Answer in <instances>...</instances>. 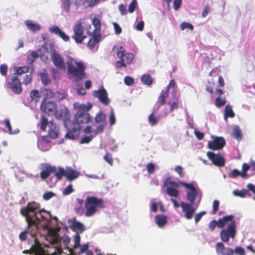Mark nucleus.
<instances>
[{
  "label": "nucleus",
  "mask_w": 255,
  "mask_h": 255,
  "mask_svg": "<svg viewBox=\"0 0 255 255\" xmlns=\"http://www.w3.org/2000/svg\"><path fill=\"white\" fill-rule=\"evenodd\" d=\"M230 224L227 228L223 229L220 234L221 240L223 242L227 243L230 238L234 239L236 234V224L234 221H229Z\"/></svg>",
  "instance_id": "6e6552de"
},
{
  "label": "nucleus",
  "mask_w": 255,
  "mask_h": 255,
  "mask_svg": "<svg viewBox=\"0 0 255 255\" xmlns=\"http://www.w3.org/2000/svg\"><path fill=\"white\" fill-rule=\"evenodd\" d=\"M155 222L159 228H163L167 222V217L163 215H157L155 217Z\"/></svg>",
  "instance_id": "c85d7f7f"
},
{
  "label": "nucleus",
  "mask_w": 255,
  "mask_h": 255,
  "mask_svg": "<svg viewBox=\"0 0 255 255\" xmlns=\"http://www.w3.org/2000/svg\"><path fill=\"white\" fill-rule=\"evenodd\" d=\"M101 39V35L100 33H93L92 37L90 39L87 46L90 49H94L96 47V50L98 49L97 43Z\"/></svg>",
  "instance_id": "5701e85b"
},
{
  "label": "nucleus",
  "mask_w": 255,
  "mask_h": 255,
  "mask_svg": "<svg viewBox=\"0 0 255 255\" xmlns=\"http://www.w3.org/2000/svg\"><path fill=\"white\" fill-rule=\"evenodd\" d=\"M49 30L51 33L58 35L65 41H68L69 40V37L57 26H52L49 27Z\"/></svg>",
  "instance_id": "393cba45"
},
{
  "label": "nucleus",
  "mask_w": 255,
  "mask_h": 255,
  "mask_svg": "<svg viewBox=\"0 0 255 255\" xmlns=\"http://www.w3.org/2000/svg\"><path fill=\"white\" fill-rule=\"evenodd\" d=\"M93 94L103 105L107 106L110 104V100L108 98V93L103 85L100 86L98 90L94 91Z\"/></svg>",
  "instance_id": "4468645a"
},
{
  "label": "nucleus",
  "mask_w": 255,
  "mask_h": 255,
  "mask_svg": "<svg viewBox=\"0 0 255 255\" xmlns=\"http://www.w3.org/2000/svg\"><path fill=\"white\" fill-rule=\"evenodd\" d=\"M192 205L191 203L184 202H181L180 203L182 211L184 213V217L188 220H190L192 218L196 210V208Z\"/></svg>",
  "instance_id": "a211bd4d"
},
{
  "label": "nucleus",
  "mask_w": 255,
  "mask_h": 255,
  "mask_svg": "<svg viewBox=\"0 0 255 255\" xmlns=\"http://www.w3.org/2000/svg\"><path fill=\"white\" fill-rule=\"evenodd\" d=\"M180 185L189 189L187 191L186 199L191 203L193 204L197 196L198 192L192 184H189L183 181H179Z\"/></svg>",
  "instance_id": "f8f14e48"
},
{
  "label": "nucleus",
  "mask_w": 255,
  "mask_h": 255,
  "mask_svg": "<svg viewBox=\"0 0 255 255\" xmlns=\"http://www.w3.org/2000/svg\"><path fill=\"white\" fill-rule=\"evenodd\" d=\"M229 176L232 178H236L239 176L242 178V172L237 169H234L230 173Z\"/></svg>",
  "instance_id": "c03bdc74"
},
{
  "label": "nucleus",
  "mask_w": 255,
  "mask_h": 255,
  "mask_svg": "<svg viewBox=\"0 0 255 255\" xmlns=\"http://www.w3.org/2000/svg\"><path fill=\"white\" fill-rule=\"evenodd\" d=\"M141 82L145 85H150L152 83V78L150 75H143L141 78Z\"/></svg>",
  "instance_id": "58836bf2"
},
{
  "label": "nucleus",
  "mask_w": 255,
  "mask_h": 255,
  "mask_svg": "<svg viewBox=\"0 0 255 255\" xmlns=\"http://www.w3.org/2000/svg\"><path fill=\"white\" fill-rule=\"evenodd\" d=\"M43 95L45 97L44 99H51L53 96V93L50 89H45L42 91Z\"/></svg>",
  "instance_id": "a18cd8bd"
},
{
  "label": "nucleus",
  "mask_w": 255,
  "mask_h": 255,
  "mask_svg": "<svg viewBox=\"0 0 255 255\" xmlns=\"http://www.w3.org/2000/svg\"><path fill=\"white\" fill-rule=\"evenodd\" d=\"M160 117L159 116H156L154 115V113H151L150 115L148 116V122L151 126H154L156 125L159 120Z\"/></svg>",
  "instance_id": "f704fd0d"
},
{
  "label": "nucleus",
  "mask_w": 255,
  "mask_h": 255,
  "mask_svg": "<svg viewBox=\"0 0 255 255\" xmlns=\"http://www.w3.org/2000/svg\"><path fill=\"white\" fill-rule=\"evenodd\" d=\"M24 23L28 29L32 32L39 31L41 29V26L40 24L31 20H25Z\"/></svg>",
  "instance_id": "bb28decb"
},
{
  "label": "nucleus",
  "mask_w": 255,
  "mask_h": 255,
  "mask_svg": "<svg viewBox=\"0 0 255 255\" xmlns=\"http://www.w3.org/2000/svg\"><path fill=\"white\" fill-rule=\"evenodd\" d=\"M104 159L107 161L110 165H112L113 164V158L112 155L110 153H107L104 157Z\"/></svg>",
  "instance_id": "5fc2aeb1"
},
{
  "label": "nucleus",
  "mask_w": 255,
  "mask_h": 255,
  "mask_svg": "<svg viewBox=\"0 0 255 255\" xmlns=\"http://www.w3.org/2000/svg\"><path fill=\"white\" fill-rule=\"evenodd\" d=\"M30 96L32 101L37 102L40 96L37 90H33L30 92Z\"/></svg>",
  "instance_id": "37998d69"
},
{
  "label": "nucleus",
  "mask_w": 255,
  "mask_h": 255,
  "mask_svg": "<svg viewBox=\"0 0 255 255\" xmlns=\"http://www.w3.org/2000/svg\"><path fill=\"white\" fill-rule=\"evenodd\" d=\"M23 83L26 85L29 84V83H30L31 81V79H32V76H31V74H30L29 75L27 74V75H25L24 77H23Z\"/></svg>",
  "instance_id": "0e129e2a"
},
{
  "label": "nucleus",
  "mask_w": 255,
  "mask_h": 255,
  "mask_svg": "<svg viewBox=\"0 0 255 255\" xmlns=\"http://www.w3.org/2000/svg\"><path fill=\"white\" fill-rule=\"evenodd\" d=\"M167 98V92L161 91L158 98V100L153 107V112H156L160 109V107L165 105Z\"/></svg>",
  "instance_id": "b1692460"
},
{
  "label": "nucleus",
  "mask_w": 255,
  "mask_h": 255,
  "mask_svg": "<svg viewBox=\"0 0 255 255\" xmlns=\"http://www.w3.org/2000/svg\"><path fill=\"white\" fill-rule=\"evenodd\" d=\"M38 57V54L37 52L36 51H33L28 56L27 62L29 64H32Z\"/></svg>",
  "instance_id": "79ce46f5"
},
{
  "label": "nucleus",
  "mask_w": 255,
  "mask_h": 255,
  "mask_svg": "<svg viewBox=\"0 0 255 255\" xmlns=\"http://www.w3.org/2000/svg\"><path fill=\"white\" fill-rule=\"evenodd\" d=\"M51 58L53 64L56 68L60 69H63L65 68V64L63 58L57 52H52L51 53Z\"/></svg>",
  "instance_id": "6ab92c4d"
},
{
  "label": "nucleus",
  "mask_w": 255,
  "mask_h": 255,
  "mask_svg": "<svg viewBox=\"0 0 255 255\" xmlns=\"http://www.w3.org/2000/svg\"><path fill=\"white\" fill-rule=\"evenodd\" d=\"M207 155L208 158L212 161L214 165L218 167H223L225 165V161L224 157L221 154L208 151L207 153Z\"/></svg>",
  "instance_id": "f3484780"
},
{
  "label": "nucleus",
  "mask_w": 255,
  "mask_h": 255,
  "mask_svg": "<svg viewBox=\"0 0 255 255\" xmlns=\"http://www.w3.org/2000/svg\"><path fill=\"white\" fill-rule=\"evenodd\" d=\"M39 75L41 78L42 83L43 85H47L50 83L51 81L49 78V75L46 73L45 70L43 72L40 73Z\"/></svg>",
  "instance_id": "c9c22d12"
},
{
  "label": "nucleus",
  "mask_w": 255,
  "mask_h": 255,
  "mask_svg": "<svg viewBox=\"0 0 255 255\" xmlns=\"http://www.w3.org/2000/svg\"><path fill=\"white\" fill-rule=\"evenodd\" d=\"M95 121L98 124L107 123L106 121V116L103 113H98L95 117Z\"/></svg>",
  "instance_id": "ea45409f"
},
{
  "label": "nucleus",
  "mask_w": 255,
  "mask_h": 255,
  "mask_svg": "<svg viewBox=\"0 0 255 255\" xmlns=\"http://www.w3.org/2000/svg\"><path fill=\"white\" fill-rule=\"evenodd\" d=\"M119 10L123 15L126 14L127 13L126 6L123 4H121L119 5Z\"/></svg>",
  "instance_id": "774afa93"
},
{
  "label": "nucleus",
  "mask_w": 255,
  "mask_h": 255,
  "mask_svg": "<svg viewBox=\"0 0 255 255\" xmlns=\"http://www.w3.org/2000/svg\"><path fill=\"white\" fill-rule=\"evenodd\" d=\"M54 115L58 120L63 121L68 130L65 138L72 140L78 137L82 128L81 125L88 123L91 119L88 113H76L73 121L70 120V113H54Z\"/></svg>",
  "instance_id": "f257e3e1"
},
{
  "label": "nucleus",
  "mask_w": 255,
  "mask_h": 255,
  "mask_svg": "<svg viewBox=\"0 0 255 255\" xmlns=\"http://www.w3.org/2000/svg\"><path fill=\"white\" fill-rule=\"evenodd\" d=\"M2 123L3 124L5 125V127L7 128L9 133L12 134H16L18 132H19V130L18 129L12 131L11 126L10 123V121L9 119H5Z\"/></svg>",
  "instance_id": "e433bc0d"
},
{
  "label": "nucleus",
  "mask_w": 255,
  "mask_h": 255,
  "mask_svg": "<svg viewBox=\"0 0 255 255\" xmlns=\"http://www.w3.org/2000/svg\"><path fill=\"white\" fill-rule=\"evenodd\" d=\"M104 200L95 196H88L85 201V216L91 217L95 214L98 209L104 208Z\"/></svg>",
  "instance_id": "20e7f679"
},
{
  "label": "nucleus",
  "mask_w": 255,
  "mask_h": 255,
  "mask_svg": "<svg viewBox=\"0 0 255 255\" xmlns=\"http://www.w3.org/2000/svg\"><path fill=\"white\" fill-rule=\"evenodd\" d=\"M55 196H56V194L54 193H53L51 191H49V192H45L43 195V199L44 200L47 201V200L50 199L51 198H52V197H53Z\"/></svg>",
  "instance_id": "864d4df0"
},
{
  "label": "nucleus",
  "mask_w": 255,
  "mask_h": 255,
  "mask_svg": "<svg viewBox=\"0 0 255 255\" xmlns=\"http://www.w3.org/2000/svg\"><path fill=\"white\" fill-rule=\"evenodd\" d=\"M215 103L217 107H221L225 104L226 102L225 99H222L219 97L216 99Z\"/></svg>",
  "instance_id": "e2e57ef3"
},
{
  "label": "nucleus",
  "mask_w": 255,
  "mask_h": 255,
  "mask_svg": "<svg viewBox=\"0 0 255 255\" xmlns=\"http://www.w3.org/2000/svg\"><path fill=\"white\" fill-rule=\"evenodd\" d=\"M175 171L178 174L180 177L184 176L183 168L180 165H177L175 167Z\"/></svg>",
  "instance_id": "680f3d73"
},
{
  "label": "nucleus",
  "mask_w": 255,
  "mask_h": 255,
  "mask_svg": "<svg viewBox=\"0 0 255 255\" xmlns=\"http://www.w3.org/2000/svg\"><path fill=\"white\" fill-rule=\"evenodd\" d=\"M7 70H8V67L5 64H1L0 66V73L2 76H7Z\"/></svg>",
  "instance_id": "603ef678"
},
{
  "label": "nucleus",
  "mask_w": 255,
  "mask_h": 255,
  "mask_svg": "<svg viewBox=\"0 0 255 255\" xmlns=\"http://www.w3.org/2000/svg\"><path fill=\"white\" fill-rule=\"evenodd\" d=\"M171 111L177 110L179 107V99H175L168 102Z\"/></svg>",
  "instance_id": "4c0bfd02"
},
{
  "label": "nucleus",
  "mask_w": 255,
  "mask_h": 255,
  "mask_svg": "<svg viewBox=\"0 0 255 255\" xmlns=\"http://www.w3.org/2000/svg\"><path fill=\"white\" fill-rule=\"evenodd\" d=\"M74 191L73 186L71 184L68 185L63 191V195H68Z\"/></svg>",
  "instance_id": "8fccbe9b"
},
{
  "label": "nucleus",
  "mask_w": 255,
  "mask_h": 255,
  "mask_svg": "<svg viewBox=\"0 0 255 255\" xmlns=\"http://www.w3.org/2000/svg\"><path fill=\"white\" fill-rule=\"evenodd\" d=\"M231 135L239 141L242 139V133L238 126H236L233 128Z\"/></svg>",
  "instance_id": "7c9ffc66"
},
{
  "label": "nucleus",
  "mask_w": 255,
  "mask_h": 255,
  "mask_svg": "<svg viewBox=\"0 0 255 255\" xmlns=\"http://www.w3.org/2000/svg\"><path fill=\"white\" fill-rule=\"evenodd\" d=\"M20 213L26 218L28 229L34 227V231L31 232L32 236L38 232L40 222L47 223L50 218V213L41 209L40 204L35 202L28 203L26 207L21 209Z\"/></svg>",
  "instance_id": "f03ea898"
},
{
  "label": "nucleus",
  "mask_w": 255,
  "mask_h": 255,
  "mask_svg": "<svg viewBox=\"0 0 255 255\" xmlns=\"http://www.w3.org/2000/svg\"><path fill=\"white\" fill-rule=\"evenodd\" d=\"M70 5L71 2L70 0H63L62 7L67 12L69 11Z\"/></svg>",
  "instance_id": "4d7b16f0"
},
{
  "label": "nucleus",
  "mask_w": 255,
  "mask_h": 255,
  "mask_svg": "<svg viewBox=\"0 0 255 255\" xmlns=\"http://www.w3.org/2000/svg\"><path fill=\"white\" fill-rule=\"evenodd\" d=\"M44 113L45 114L42 116L40 128L41 130L45 131L46 126L48 125V136L53 139L57 138L59 135L58 128L56 124L52 122H50L49 123H48L47 116L49 115V113Z\"/></svg>",
  "instance_id": "0eeeda50"
},
{
  "label": "nucleus",
  "mask_w": 255,
  "mask_h": 255,
  "mask_svg": "<svg viewBox=\"0 0 255 255\" xmlns=\"http://www.w3.org/2000/svg\"><path fill=\"white\" fill-rule=\"evenodd\" d=\"M74 249H76L80 247V236L78 234H76L74 238Z\"/></svg>",
  "instance_id": "6e6d98bb"
},
{
  "label": "nucleus",
  "mask_w": 255,
  "mask_h": 255,
  "mask_svg": "<svg viewBox=\"0 0 255 255\" xmlns=\"http://www.w3.org/2000/svg\"><path fill=\"white\" fill-rule=\"evenodd\" d=\"M206 214L205 211H202L195 216V222L197 223L202 218V216Z\"/></svg>",
  "instance_id": "69168bd1"
},
{
  "label": "nucleus",
  "mask_w": 255,
  "mask_h": 255,
  "mask_svg": "<svg viewBox=\"0 0 255 255\" xmlns=\"http://www.w3.org/2000/svg\"><path fill=\"white\" fill-rule=\"evenodd\" d=\"M155 168V165L151 162L148 163L146 165L147 172L150 174H152L154 172Z\"/></svg>",
  "instance_id": "13d9d810"
},
{
  "label": "nucleus",
  "mask_w": 255,
  "mask_h": 255,
  "mask_svg": "<svg viewBox=\"0 0 255 255\" xmlns=\"http://www.w3.org/2000/svg\"><path fill=\"white\" fill-rule=\"evenodd\" d=\"M216 253L218 255H246L244 249L241 247H236L234 250L230 247H225L222 242H218L215 246Z\"/></svg>",
  "instance_id": "423d86ee"
},
{
  "label": "nucleus",
  "mask_w": 255,
  "mask_h": 255,
  "mask_svg": "<svg viewBox=\"0 0 255 255\" xmlns=\"http://www.w3.org/2000/svg\"><path fill=\"white\" fill-rule=\"evenodd\" d=\"M170 89H172L171 92V95L173 97V99L179 98V94L178 91L177 90V87L176 86L175 82L174 80H171L169 82V84L167 86V87L162 91H164L167 92V98L169 95V90Z\"/></svg>",
  "instance_id": "4be33fe9"
},
{
  "label": "nucleus",
  "mask_w": 255,
  "mask_h": 255,
  "mask_svg": "<svg viewBox=\"0 0 255 255\" xmlns=\"http://www.w3.org/2000/svg\"><path fill=\"white\" fill-rule=\"evenodd\" d=\"M124 82L128 86H131L134 83V79L132 77L127 76L124 79Z\"/></svg>",
  "instance_id": "bf43d9fd"
},
{
  "label": "nucleus",
  "mask_w": 255,
  "mask_h": 255,
  "mask_svg": "<svg viewBox=\"0 0 255 255\" xmlns=\"http://www.w3.org/2000/svg\"><path fill=\"white\" fill-rule=\"evenodd\" d=\"M116 53L119 58L115 63V67L117 69L127 67V65L130 64L133 59V55L130 53H126L125 48L122 46L117 48Z\"/></svg>",
  "instance_id": "39448f33"
},
{
  "label": "nucleus",
  "mask_w": 255,
  "mask_h": 255,
  "mask_svg": "<svg viewBox=\"0 0 255 255\" xmlns=\"http://www.w3.org/2000/svg\"><path fill=\"white\" fill-rule=\"evenodd\" d=\"M5 87L15 94H20L22 91L21 83L15 74L11 75L9 81L6 80Z\"/></svg>",
  "instance_id": "1a4fd4ad"
},
{
  "label": "nucleus",
  "mask_w": 255,
  "mask_h": 255,
  "mask_svg": "<svg viewBox=\"0 0 255 255\" xmlns=\"http://www.w3.org/2000/svg\"><path fill=\"white\" fill-rule=\"evenodd\" d=\"M66 178L68 181H71L77 178L80 173L71 168H67L66 169Z\"/></svg>",
  "instance_id": "a878e982"
},
{
  "label": "nucleus",
  "mask_w": 255,
  "mask_h": 255,
  "mask_svg": "<svg viewBox=\"0 0 255 255\" xmlns=\"http://www.w3.org/2000/svg\"><path fill=\"white\" fill-rule=\"evenodd\" d=\"M92 107V105L91 103H87L86 104H80L75 103L74 104V108L77 112H88L91 110Z\"/></svg>",
  "instance_id": "cd10ccee"
},
{
  "label": "nucleus",
  "mask_w": 255,
  "mask_h": 255,
  "mask_svg": "<svg viewBox=\"0 0 255 255\" xmlns=\"http://www.w3.org/2000/svg\"><path fill=\"white\" fill-rule=\"evenodd\" d=\"M74 34L72 36V38L74 39L77 43H81L86 36L84 34V28L82 25V22L79 21L77 22L73 27Z\"/></svg>",
  "instance_id": "9b49d317"
},
{
  "label": "nucleus",
  "mask_w": 255,
  "mask_h": 255,
  "mask_svg": "<svg viewBox=\"0 0 255 255\" xmlns=\"http://www.w3.org/2000/svg\"><path fill=\"white\" fill-rule=\"evenodd\" d=\"M40 109L42 112H57V105L55 102L51 101L49 99H44L42 100Z\"/></svg>",
  "instance_id": "aec40b11"
},
{
  "label": "nucleus",
  "mask_w": 255,
  "mask_h": 255,
  "mask_svg": "<svg viewBox=\"0 0 255 255\" xmlns=\"http://www.w3.org/2000/svg\"><path fill=\"white\" fill-rule=\"evenodd\" d=\"M54 173H55V176L57 180H61L63 176L66 177V170L62 167H59L58 171H57V169L56 168V171Z\"/></svg>",
  "instance_id": "473e14b6"
},
{
  "label": "nucleus",
  "mask_w": 255,
  "mask_h": 255,
  "mask_svg": "<svg viewBox=\"0 0 255 255\" xmlns=\"http://www.w3.org/2000/svg\"><path fill=\"white\" fill-rule=\"evenodd\" d=\"M89 245L88 244L82 245L80 247V251L77 253L78 255H81L86 253V255H94L92 250H88Z\"/></svg>",
  "instance_id": "2f4dec72"
},
{
  "label": "nucleus",
  "mask_w": 255,
  "mask_h": 255,
  "mask_svg": "<svg viewBox=\"0 0 255 255\" xmlns=\"http://www.w3.org/2000/svg\"><path fill=\"white\" fill-rule=\"evenodd\" d=\"M92 24L95 27V29L93 31V33H100L101 27V24L100 20L97 17H94L92 19Z\"/></svg>",
  "instance_id": "72a5a7b5"
},
{
  "label": "nucleus",
  "mask_w": 255,
  "mask_h": 255,
  "mask_svg": "<svg viewBox=\"0 0 255 255\" xmlns=\"http://www.w3.org/2000/svg\"><path fill=\"white\" fill-rule=\"evenodd\" d=\"M180 27L181 30H183L186 28H188L192 30L194 28L193 26L190 23L183 22L180 24Z\"/></svg>",
  "instance_id": "3c124183"
},
{
  "label": "nucleus",
  "mask_w": 255,
  "mask_h": 255,
  "mask_svg": "<svg viewBox=\"0 0 255 255\" xmlns=\"http://www.w3.org/2000/svg\"><path fill=\"white\" fill-rule=\"evenodd\" d=\"M137 5V2H135V1H131L128 5V10L129 12L132 13L135 9Z\"/></svg>",
  "instance_id": "052dcab7"
},
{
  "label": "nucleus",
  "mask_w": 255,
  "mask_h": 255,
  "mask_svg": "<svg viewBox=\"0 0 255 255\" xmlns=\"http://www.w3.org/2000/svg\"><path fill=\"white\" fill-rule=\"evenodd\" d=\"M67 64L68 73L75 79L76 82L85 77L86 67L83 63L78 62L70 57L67 62Z\"/></svg>",
  "instance_id": "7ed1b4c3"
},
{
  "label": "nucleus",
  "mask_w": 255,
  "mask_h": 255,
  "mask_svg": "<svg viewBox=\"0 0 255 255\" xmlns=\"http://www.w3.org/2000/svg\"><path fill=\"white\" fill-rule=\"evenodd\" d=\"M75 211L76 213L80 215H82L84 214H85V210L82 207V206H79L78 207L75 208Z\"/></svg>",
  "instance_id": "338daca9"
},
{
  "label": "nucleus",
  "mask_w": 255,
  "mask_h": 255,
  "mask_svg": "<svg viewBox=\"0 0 255 255\" xmlns=\"http://www.w3.org/2000/svg\"><path fill=\"white\" fill-rule=\"evenodd\" d=\"M220 202L217 200H215L213 203V209L212 212H211V214L215 215L218 211L219 207Z\"/></svg>",
  "instance_id": "09e8293b"
},
{
  "label": "nucleus",
  "mask_w": 255,
  "mask_h": 255,
  "mask_svg": "<svg viewBox=\"0 0 255 255\" xmlns=\"http://www.w3.org/2000/svg\"><path fill=\"white\" fill-rule=\"evenodd\" d=\"M71 228L73 231L80 233H82L85 230L84 225L77 221H75L72 223Z\"/></svg>",
  "instance_id": "c756f323"
},
{
  "label": "nucleus",
  "mask_w": 255,
  "mask_h": 255,
  "mask_svg": "<svg viewBox=\"0 0 255 255\" xmlns=\"http://www.w3.org/2000/svg\"><path fill=\"white\" fill-rule=\"evenodd\" d=\"M233 193L235 196L243 198L245 197L248 194V191L246 189H243L240 191L238 190H235L234 191Z\"/></svg>",
  "instance_id": "de8ad7c7"
},
{
  "label": "nucleus",
  "mask_w": 255,
  "mask_h": 255,
  "mask_svg": "<svg viewBox=\"0 0 255 255\" xmlns=\"http://www.w3.org/2000/svg\"><path fill=\"white\" fill-rule=\"evenodd\" d=\"M179 183H178L173 181H170L168 179H166L164 182L165 186H167L166 193L167 194L175 198H177L179 194L177 188L179 187Z\"/></svg>",
  "instance_id": "2eb2a0df"
},
{
  "label": "nucleus",
  "mask_w": 255,
  "mask_h": 255,
  "mask_svg": "<svg viewBox=\"0 0 255 255\" xmlns=\"http://www.w3.org/2000/svg\"><path fill=\"white\" fill-rule=\"evenodd\" d=\"M251 168V166L246 163L242 165V178L246 179L248 177L247 171Z\"/></svg>",
  "instance_id": "a19ab883"
},
{
  "label": "nucleus",
  "mask_w": 255,
  "mask_h": 255,
  "mask_svg": "<svg viewBox=\"0 0 255 255\" xmlns=\"http://www.w3.org/2000/svg\"><path fill=\"white\" fill-rule=\"evenodd\" d=\"M144 23L143 21L141 20L139 22H137V20L135 22L133 27L138 31H142L144 28Z\"/></svg>",
  "instance_id": "49530a36"
},
{
  "label": "nucleus",
  "mask_w": 255,
  "mask_h": 255,
  "mask_svg": "<svg viewBox=\"0 0 255 255\" xmlns=\"http://www.w3.org/2000/svg\"><path fill=\"white\" fill-rule=\"evenodd\" d=\"M62 250L60 248H56L55 251L51 254H49L48 252L45 251L39 246H33L30 250H24L23 253L29 254L34 253L35 255H60L62 254Z\"/></svg>",
  "instance_id": "9d476101"
},
{
  "label": "nucleus",
  "mask_w": 255,
  "mask_h": 255,
  "mask_svg": "<svg viewBox=\"0 0 255 255\" xmlns=\"http://www.w3.org/2000/svg\"><path fill=\"white\" fill-rule=\"evenodd\" d=\"M226 141L223 137H216L213 140L209 141L208 147L212 150L222 149L225 145Z\"/></svg>",
  "instance_id": "dca6fc26"
},
{
  "label": "nucleus",
  "mask_w": 255,
  "mask_h": 255,
  "mask_svg": "<svg viewBox=\"0 0 255 255\" xmlns=\"http://www.w3.org/2000/svg\"><path fill=\"white\" fill-rule=\"evenodd\" d=\"M56 171V167L49 164H43L40 176L42 180H45L52 173Z\"/></svg>",
  "instance_id": "412c9836"
},
{
  "label": "nucleus",
  "mask_w": 255,
  "mask_h": 255,
  "mask_svg": "<svg viewBox=\"0 0 255 255\" xmlns=\"http://www.w3.org/2000/svg\"><path fill=\"white\" fill-rule=\"evenodd\" d=\"M233 218L234 216L230 215L219 219L218 221L214 220L211 221L209 224V228L211 231H213L216 227L220 229H223L227 224V222L229 221H232Z\"/></svg>",
  "instance_id": "ddd939ff"
}]
</instances>
